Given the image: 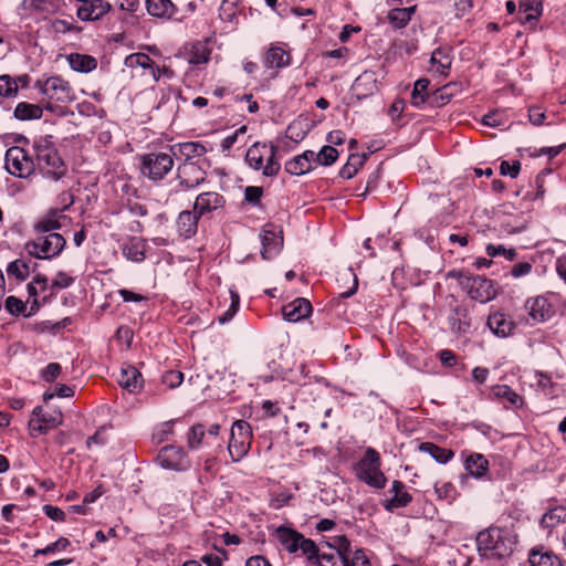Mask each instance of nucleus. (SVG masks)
<instances>
[{
  "label": "nucleus",
  "instance_id": "nucleus-1",
  "mask_svg": "<svg viewBox=\"0 0 566 566\" xmlns=\"http://www.w3.org/2000/svg\"><path fill=\"white\" fill-rule=\"evenodd\" d=\"M476 549L479 556L485 559L501 560L514 551V538L506 528L490 526L478 533Z\"/></svg>",
  "mask_w": 566,
  "mask_h": 566
},
{
  "label": "nucleus",
  "instance_id": "nucleus-2",
  "mask_svg": "<svg viewBox=\"0 0 566 566\" xmlns=\"http://www.w3.org/2000/svg\"><path fill=\"white\" fill-rule=\"evenodd\" d=\"M50 138L41 137L34 142L35 166L44 178L57 181L65 176L66 165Z\"/></svg>",
  "mask_w": 566,
  "mask_h": 566
},
{
  "label": "nucleus",
  "instance_id": "nucleus-3",
  "mask_svg": "<svg viewBox=\"0 0 566 566\" xmlns=\"http://www.w3.org/2000/svg\"><path fill=\"white\" fill-rule=\"evenodd\" d=\"M277 148L273 144L255 142L245 153L244 160L249 168L261 171L264 177H275L281 170L276 158Z\"/></svg>",
  "mask_w": 566,
  "mask_h": 566
},
{
  "label": "nucleus",
  "instance_id": "nucleus-4",
  "mask_svg": "<svg viewBox=\"0 0 566 566\" xmlns=\"http://www.w3.org/2000/svg\"><path fill=\"white\" fill-rule=\"evenodd\" d=\"M379 453L371 447L365 450L364 457L355 465V474L358 480L374 489H384L387 479L381 471Z\"/></svg>",
  "mask_w": 566,
  "mask_h": 566
},
{
  "label": "nucleus",
  "instance_id": "nucleus-5",
  "mask_svg": "<svg viewBox=\"0 0 566 566\" xmlns=\"http://www.w3.org/2000/svg\"><path fill=\"white\" fill-rule=\"evenodd\" d=\"M449 276L455 277L462 290L474 301L488 303L496 296L492 280L479 275H469L462 271L450 272Z\"/></svg>",
  "mask_w": 566,
  "mask_h": 566
},
{
  "label": "nucleus",
  "instance_id": "nucleus-6",
  "mask_svg": "<svg viewBox=\"0 0 566 566\" xmlns=\"http://www.w3.org/2000/svg\"><path fill=\"white\" fill-rule=\"evenodd\" d=\"M172 154L149 153L140 158V174L154 181H161L174 168Z\"/></svg>",
  "mask_w": 566,
  "mask_h": 566
},
{
  "label": "nucleus",
  "instance_id": "nucleus-7",
  "mask_svg": "<svg viewBox=\"0 0 566 566\" xmlns=\"http://www.w3.org/2000/svg\"><path fill=\"white\" fill-rule=\"evenodd\" d=\"M66 244L65 239L59 233L39 234L38 238L28 242V252L36 259H52L57 256Z\"/></svg>",
  "mask_w": 566,
  "mask_h": 566
},
{
  "label": "nucleus",
  "instance_id": "nucleus-8",
  "mask_svg": "<svg viewBox=\"0 0 566 566\" xmlns=\"http://www.w3.org/2000/svg\"><path fill=\"white\" fill-rule=\"evenodd\" d=\"M252 440V429L245 420H237L231 428L228 451L232 461L238 462L244 458L250 448Z\"/></svg>",
  "mask_w": 566,
  "mask_h": 566
},
{
  "label": "nucleus",
  "instance_id": "nucleus-9",
  "mask_svg": "<svg viewBox=\"0 0 566 566\" xmlns=\"http://www.w3.org/2000/svg\"><path fill=\"white\" fill-rule=\"evenodd\" d=\"M7 171L18 178H28L34 171L35 163L22 147L13 146L6 151Z\"/></svg>",
  "mask_w": 566,
  "mask_h": 566
},
{
  "label": "nucleus",
  "instance_id": "nucleus-10",
  "mask_svg": "<svg viewBox=\"0 0 566 566\" xmlns=\"http://www.w3.org/2000/svg\"><path fill=\"white\" fill-rule=\"evenodd\" d=\"M62 422L63 415L60 410L44 411L41 406H38L33 409L32 418L29 420L30 433L32 437L44 434Z\"/></svg>",
  "mask_w": 566,
  "mask_h": 566
},
{
  "label": "nucleus",
  "instance_id": "nucleus-11",
  "mask_svg": "<svg viewBox=\"0 0 566 566\" xmlns=\"http://www.w3.org/2000/svg\"><path fill=\"white\" fill-rule=\"evenodd\" d=\"M36 86L51 101L71 103L75 99V94L70 83L60 76H52L44 82H38Z\"/></svg>",
  "mask_w": 566,
  "mask_h": 566
},
{
  "label": "nucleus",
  "instance_id": "nucleus-12",
  "mask_svg": "<svg viewBox=\"0 0 566 566\" xmlns=\"http://www.w3.org/2000/svg\"><path fill=\"white\" fill-rule=\"evenodd\" d=\"M177 179L181 190H192L206 181V171L196 163H184L177 167Z\"/></svg>",
  "mask_w": 566,
  "mask_h": 566
},
{
  "label": "nucleus",
  "instance_id": "nucleus-13",
  "mask_svg": "<svg viewBox=\"0 0 566 566\" xmlns=\"http://www.w3.org/2000/svg\"><path fill=\"white\" fill-rule=\"evenodd\" d=\"M158 464L168 470L181 471L189 467V461L180 447L166 446L157 455Z\"/></svg>",
  "mask_w": 566,
  "mask_h": 566
},
{
  "label": "nucleus",
  "instance_id": "nucleus-14",
  "mask_svg": "<svg viewBox=\"0 0 566 566\" xmlns=\"http://www.w3.org/2000/svg\"><path fill=\"white\" fill-rule=\"evenodd\" d=\"M525 310L532 319L536 323H543L548 321L554 310L547 298L544 296L531 297L525 302Z\"/></svg>",
  "mask_w": 566,
  "mask_h": 566
},
{
  "label": "nucleus",
  "instance_id": "nucleus-15",
  "mask_svg": "<svg viewBox=\"0 0 566 566\" xmlns=\"http://www.w3.org/2000/svg\"><path fill=\"white\" fill-rule=\"evenodd\" d=\"M312 310V304L308 300L297 297L282 307V315L285 321L297 323L308 317Z\"/></svg>",
  "mask_w": 566,
  "mask_h": 566
},
{
  "label": "nucleus",
  "instance_id": "nucleus-16",
  "mask_svg": "<svg viewBox=\"0 0 566 566\" xmlns=\"http://www.w3.org/2000/svg\"><path fill=\"white\" fill-rule=\"evenodd\" d=\"M388 492L392 493V496L382 501V506L388 512L406 507L412 501L411 494L407 492L401 481L395 480Z\"/></svg>",
  "mask_w": 566,
  "mask_h": 566
},
{
  "label": "nucleus",
  "instance_id": "nucleus-17",
  "mask_svg": "<svg viewBox=\"0 0 566 566\" xmlns=\"http://www.w3.org/2000/svg\"><path fill=\"white\" fill-rule=\"evenodd\" d=\"M109 10L111 4L104 0H86L80 4L76 14L83 21H96Z\"/></svg>",
  "mask_w": 566,
  "mask_h": 566
},
{
  "label": "nucleus",
  "instance_id": "nucleus-18",
  "mask_svg": "<svg viewBox=\"0 0 566 566\" xmlns=\"http://www.w3.org/2000/svg\"><path fill=\"white\" fill-rule=\"evenodd\" d=\"M224 203L223 197L216 191L200 193L193 203V210L198 216H203L221 208Z\"/></svg>",
  "mask_w": 566,
  "mask_h": 566
},
{
  "label": "nucleus",
  "instance_id": "nucleus-19",
  "mask_svg": "<svg viewBox=\"0 0 566 566\" xmlns=\"http://www.w3.org/2000/svg\"><path fill=\"white\" fill-rule=\"evenodd\" d=\"M315 163V153L313 150H305L303 154L293 157L285 163V170L290 175L301 176L310 172Z\"/></svg>",
  "mask_w": 566,
  "mask_h": 566
},
{
  "label": "nucleus",
  "instance_id": "nucleus-20",
  "mask_svg": "<svg viewBox=\"0 0 566 566\" xmlns=\"http://www.w3.org/2000/svg\"><path fill=\"white\" fill-rule=\"evenodd\" d=\"M174 157L185 158V163H193L192 159L207 154V147L199 142L178 143L170 147Z\"/></svg>",
  "mask_w": 566,
  "mask_h": 566
},
{
  "label": "nucleus",
  "instance_id": "nucleus-21",
  "mask_svg": "<svg viewBox=\"0 0 566 566\" xmlns=\"http://www.w3.org/2000/svg\"><path fill=\"white\" fill-rule=\"evenodd\" d=\"M67 220L61 211L52 210L34 224V230L38 234L53 233V230L61 229Z\"/></svg>",
  "mask_w": 566,
  "mask_h": 566
},
{
  "label": "nucleus",
  "instance_id": "nucleus-22",
  "mask_svg": "<svg viewBox=\"0 0 566 566\" xmlns=\"http://www.w3.org/2000/svg\"><path fill=\"white\" fill-rule=\"evenodd\" d=\"M274 536L279 544L289 553L298 551L302 534L290 526H279L274 530Z\"/></svg>",
  "mask_w": 566,
  "mask_h": 566
},
{
  "label": "nucleus",
  "instance_id": "nucleus-23",
  "mask_svg": "<svg viewBox=\"0 0 566 566\" xmlns=\"http://www.w3.org/2000/svg\"><path fill=\"white\" fill-rule=\"evenodd\" d=\"M528 566H563L558 555L544 546L533 547L528 552Z\"/></svg>",
  "mask_w": 566,
  "mask_h": 566
},
{
  "label": "nucleus",
  "instance_id": "nucleus-24",
  "mask_svg": "<svg viewBox=\"0 0 566 566\" xmlns=\"http://www.w3.org/2000/svg\"><path fill=\"white\" fill-rule=\"evenodd\" d=\"M488 326L493 334L501 337L511 335L515 328L514 322L502 312H495L489 315Z\"/></svg>",
  "mask_w": 566,
  "mask_h": 566
},
{
  "label": "nucleus",
  "instance_id": "nucleus-25",
  "mask_svg": "<svg viewBox=\"0 0 566 566\" xmlns=\"http://www.w3.org/2000/svg\"><path fill=\"white\" fill-rule=\"evenodd\" d=\"M118 384L129 392H136L142 389L144 379L138 369L134 366L123 367L118 377Z\"/></svg>",
  "mask_w": 566,
  "mask_h": 566
},
{
  "label": "nucleus",
  "instance_id": "nucleus-26",
  "mask_svg": "<svg viewBox=\"0 0 566 566\" xmlns=\"http://www.w3.org/2000/svg\"><path fill=\"white\" fill-rule=\"evenodd\" d=\"M450 328L457 334H467L471 327V317L464 306H455L449 316Z\"/></svg>",
  "mask_w": 566,
  "mask_h": 566
},
{
  "label": "nucleus",
  "instance_id": "nucleus-27",
  "mask_svg": "<svg viewBox=\"0 0 566 566\" xmlns=\"http://www.w3.org/2000/svg\"><path fill=\"white\" fill-rule=\"evenodd\" d=\"M262 250L261 255L264 260H270L276 255L282 245V238L274 231L264 229L260 234Z\"/></svg>",
  "mask_w": 566,
  "mask_h": 566
},
{
  "label": "nucleus",
  "instance_id": "nucleus-28",
  "mask_svg": "<svg viewBox=\"0 0 566 566\" xmlns=\"http://www.w3.org/2000/svg\"><path fill=\"white\" fill-rule=\"evenodd\" d=\"M198 213L195 211H181L177 219V230L180 235L190 238L196 234L198 228Z\"/></svg>",
  "mask_w": 566,
  "mask_h": 566
},
{
  "label": "nucleus",
  "instance_id": "nucleus-29",
  "mask_svg": "<svg viewBox=\"0 0 566 566\" xmlns=\"http://www.w3.org/2000/svg\"><path fill=\"white\" fill-rule=\"evenodd\" d=\"M146 9L151 17L159 19H170L177 12L171 0H146Z\"/></svg>",
  "mask_w": 566,
  "mask_h": 566
},
{
  "label": "nucleus",
  "instance_id": "nucleus-30",
  "mask_svg": "<svg viewBox=\"0 0 566 566\" xmlns=\"http://www.w3.org/2000/svg\"><path fill=\"white\" fill-rule=\"evenodd\" d=\"M263 63L269 69H282L290 65L291 56L283 48L273 45L268 50Z\"/></svg>",
  "mask_w": 566,
  "mask_h": 566
},
{
  "label": "nucleus",
  "instance_id": "nucleus-31",
  "mask_svg": "<svg viewBox=\"0 0 566 566\" xmlns=\"http://www.w3.org/2000/svg\"><path fill=\"white\" fill-rule=\"evenodd\" d=\"M358 96H368L377 91L376 74L371 71H365L354 82L353 85Z\"/></svg>",
  "mask_w": 566,
  "mask_h": 566
},
{
  "label": "nucleus",
  "instance_id": "nucleus-32",
  "mask_svg": "<svg viewBox=\"0 0 566 566\" xmlns=\"http://www.w3.org/2000/svg\"><path fill=\"white\" fill-rule=\"evenodd\" d=\"M70 67L75 72L88 73L96 69L97 61L88 54L71 53L66 56Z\"/></svg>",
  "mask_w": 566,
  "mask_h": 566
},
{
  "label": "nucleus",
  "instance_id": "nucleus-33",
  "mask_svg": "<svg viewBox=\"0 0 566 566\" xmlns=\"http://www.w3.org/2000/svg\"><path fill=\"white\" fill-rule=\"evenodd\" d=\"M542 12V3L539 0H521L520 2V21L523 24H533Z\"/></svg>",
  "mask_w": 566,
  "mask_h": 566
},
{
  "label": "nucleus",
  "instance_id": "nucleus-34",
  "mask_svg": "<svg viewBox=\"0 0 566 566\" xmlns=\"http://www.w3.org/2000/svg\"><path fill=\"white\" fill-rule=\"evenodd\" d=\"M465 470L474 478H482L489 470V461L480 453H472L464 461Z\"/></svg>",
  "mask_w": 566,
  "mask_h": 566
},
{
  "label": "nucleus",
  "instance_id": "nucleus-35",
  "mask_svg": "<svg viewBox=\"0 0 566 566\" xmlns=\"http://www.w3.org/2000/svg\"><path fill=\"white\" fill-rule=\"evenodd\" d=\"M566 522V506L559 505L548 510L541 518V526L552 531L559 524Z\"/></svg>",
  "mask_w": 566,
  "mask_h": 566
},
{
  "label": "nucleus",
  "instance_id": "nucleus-36",
  "mask_svg": "<svg viewBox=\"0 0 566 566\" xmlns=\"http://www.w3.org/2000/svg\"><path fill=\"white\" fill-rule=\"evenodd\" d=\"M211 49L208 42H196L188 51V62L193 65L207 64L210 60Z\"/></svg>",
  "mask_w": 566,
  "mask_h": 566
},
{
  "label": "nucleus",
  "instance_id": "nucleus-37",
  "mask_svg": "<svg viewBox=\"0 0 566 566\" xmlns=\"http://www.w3.org/2000/svg\"><path fill=\"white\" fill-rule=\"evenodd\" d=\"M13 115L19 120L40 119L43 115V111L41 106L36 104L20 102L17 104Z\"/></svg>",
  "mask_w": 566,
  "mask_h": 566
},
{
  "label": "nucleus",
  "instance_id": "nucleus-38",
  "mask_svg": "<svg viewBox=\"0 0 566 566\" xmlns=\"http://www.w3.org/2000/svg\"><path fill=\"white\" fill-rule=\"evenodd\" d=\"M419 450L430 454L438 463L444 464L454 455L450 449L441 448L432 442H422Z\"/></svg>",
  "mask_w": 566,
  "mask_h": 566
},
{
  "label": "nucleus",
  "instance_id": "nucleus-39",
  "mask_svg": "<svg viewBox=\"0 0 566 566\" xmlns=\"http://www.w3.org/2000/svg\"><path fill=\"white\" fill-rule=\"evenodd\" d=\"M455 84H447L428 96V103L432 107H442L448 104L454 95Z\"/></svg>",
  "mask_w": 566,
  "mask_h": 566
},
{
  "label": "nucleus",
  "instance_id": "nucleus-40",
  "mask_svg": "<svg viewBox=\"0 0 566 566\" xmlns=\"http://www.w3.org/2000/svg\"><path fill=\"white\" fill-rule=\"evenodd\" d=\"M366 158L365 154H350L347 163L339 170V176L344 179L353 178L358 172L359 168L363 167Z\"/></svg>",
  "mask_w": 566,
  "mask_h": 566
},
{
  "label": "nucleus",
  "instance_id": "nucleus-41",
  "mask_svg": "<svg viewBox=\"0 0 566 566\" xmlns=\"http://www.w3.org/2000/svg\"><path fill=\"white\" fill-rule=\"evenodd\" d=\"M318 566H348V557L340 551L323 552L317 557Z\"/></svg>",
  "mask_w": 566,
  "mask_h": 566
},
{
  "label": "nucleus",
  "instance_id": "nucleus-42",
  "mask_svg": "<svg viewBox=\"0 0 566 566\" xmlns=\"http://www.w3.org/2000/svg\"><path fill=\"white\" fill-rule=\"evenodd\" d=\"M415 12V7L396 8L389 11L388 20L397 29H401L408 24Z\"/></svg>",
  "mask_w": 566,
  "mask_h": 566
},
{
  "label": "nucleus",
  "instance_id": "nucleus-43",
  "mask_svg": "<svg viewBox=\"0 0 566 566\" xmlns=\"http://www.w3.org/2000/svg\"><path fill=\"white\" fill-rule=\"evenodd\" d=\"M429 80L419 78L415 82L413 90L411 92V104L415 107H421L426 102L428 103V86Z\"/></svg>",
  "mask_w": 566,
  "mask_h": 566
},
{
  "label": "nucleus",
  "instance_id": "nucleus-44",
  "mask_svg": "<svg viewBox=\"0 0 566 566\" xmlns=\"http://www.w3.org/2000/svg\"><path fill=\"white\" fill-rule=\"evenodd\" d=\"M122 250L124 256L133 262H142L145 259V244L140 240L129 241Z\"/></svg>",
  "mask_w": 566,
  "mask_h": 566
},
{
  "label": "nucleus",
  "instance_id": "nucleus-45",
  "mask_svg": "<svg viewBox=\"0 0 566 566\" xmlns=\"http://www.w3.org/2000/svg\"><path fill=\"white\" fill-rule=\"evenodd\" d=\"M434 72L444 74L451 66V57L449 53L442 49H437L432 52L430 59Z\"/></svg>",
  "mask_w": 566,
  "mask_h": 566
},
{
  "label": "nucleus",
  "instance_id": "nucleus-46",
  "mask_svg": "<svg viewBox=\"0 0 566 566\" xmlns=\"http://www.w3.org/2000/svg\"><path fill=\"white\" fill-rule=\"evenodd\" d=\"M8 276H13L19 281H24L30 275V265L22 259L10 262L7 266Z\"/></svg>",
  "mask_w": 566,
  "mask_h": 566
},
{
  "label": "nucleus",
  "instance_id": "nucleus-47",
  "mask_svg": "<svg viewBox=\"0 0 566 566\" xmlns=\"http://www.w3.org/2000/svg\"><path fill=\"white\" fill-rule=\"evenodd\" d=\"M492 390L495 397L506 399L511 406L518 407L522 405L521 396L506 385L495 386Z\"/></svg>",
  "mask_w": 566,
  "mask_h": 566
},
{
  "label": "nucleus",
  "instance_id": "nucleus-48",
  "mask_svg": "<svg viewBox=\"0 0 566 566\" xmlns=\"http://www.w3.org/2000/svg\"><path fill=\"white\" fill-rule=\"evenodd\" d=\"M154 61L145 53H133L125 59L127 67H142L144 70L153 69Z\"/></svg>",
  "mask_w": 566,
  "mask_h": 566
},
{
  "label": "nucleus",
  "instance_id": "nucleus-49",
  "mask_svg": "<svg viewBox=\"0 0 566 566\" xmlns=\"http://www.w3.org/2000/svg\"><path fill=\"white\" fill-rule=\"evenodd\" d=\"M337 157L338 151L333 146H324L317 154L315 153V163L329 166L336 161Z\"/></svg>",
  "mask_w": 566,
  "mask_h": 566
},
{
  "label": "nucleus",
  "instance_id": "nucleus-50",
  "mask_svg": "<svg viewBox=\"0 0 566 566\" xmlns=\"http://www.w3.org/2000/svg\"><path fill=\"white\" fill-rule=\"evenodd\" d=\"M486 253L491 258L502 255L506 260H510V261H513L516 258V255H517L515 249H513V248L507 249L503 244H499V245L488 244L486 245Z\"/></svg>",
  "mask_w": 566,
  "mask_h": 566
},
{
  "label": "nucleus",
  "instance_id": "nucleus-51",
  "mask_svg": "<svg viewBox=\"0 0 566 566\" xmlns=\"http://www.w3.org/2000/svg\"><path fill=\"white\" fill-rule=\"evenodd\" d=\"M434 492L441 500L452 501L457 491L452 483L439 481L434 484Z\"/></svg>",
  "mask_w": 566,
  "mask_h": 566
},
{
  "label": "nucleus",
  "instance_id": "nucleus-52",
  "mask_svg": "<svg viewBox=\"0 0 566 566\" xmlns=\"http://www.w3.org/2000/svg\"><path fill=\"white\" fill-rule=\"evenodd\" d=\"M70 546V541L66 537H60L55 542L46 545L44 548L35 549L34 556L50 555L57 551H65Z\"/></svg>",
  "mask_w": 566,
  "mask_h": 566
},
{
  "label": "nucleus",
  "instance_id": "nucleus-53",
  "mask_svg": "<svg viewBox=\"0 0 566 566\" xmlns=\"http://www.w3.org/2000/svg\"><path fill=\"white\" fill-rule=\"evenodd\" d=\"M298 549L302 552L304 556H306L310 560L316 559L319 556L318 548L314 541L310 538H305L302 536L300 541Z\"/></svg>",
  "mask_w": 566,
  "mask_h": 566
},
{
  "label": "nucleus",
  "instance_id": "nucleus-54",
  "mask_svg": "<svg viewBox=\"0 0 566 566\" xmlns=\"http://www.w3.org/2000/svg\"><path fill=\"white\" fill-rule=\"evenodd\" d=\"M18 92L17 82L9 75L0 76V96L10 97Z\"/></svg>",
  "mask_w": 566,
  "mask_h": 566
},
{
  "label": "nucleus",
  "instance_id": "nucleus-55",
  "mask_svg": "<svg viewBox=\"0 0 566 566\" xmlns=\"http://www.w3.org/2000/svg\"><path fill=\"white\" fill-rule=\"evenodd\" d=\"M205 437V428L202 424H196L191 427L188 432V446L190 449H197L201 446Z\"/></svg>",
  "mask_w": 566,
  "mask_h": 566
},
{
  "label": "nucleus",
  "instance_id": "nucleus-56",
  "mask_svg": "<svg viewBox=\"0 0 566 566\" xmlns=\"http://www.w3.org/2000/svg\"><path fill=\"white\" fill-rule=\"evenodd\" d=\"M161 381L164 385H166L170 389H175L179 387L184 381V374L178 370H168L166 371Z\"/></svg>",
  "mask_w": 566,
  "mask_h": 566
},
{
  "label": "nucleus",
  "instance_id": "nucleus-57",
  "mask_svg": "<svg viewBox=\"0 0 566 566\" xmlns=\"http://www.w3.org/2000/svg\"><path fill=\"white\" fill-rule=\"evenodd\" d=\"M170 434H172V423L164 422L155 430L153 439L157 443H161L166 441Z\"/></svg>",
  "mask_w": 566,
  "mask_h": 566
},
{
  "label": "nucleus",
  "instance_id": "nucleus-58",
  "mask_svg": "<svg viewBox=\"0 0 566 566\" xmlns=\"http://www.w3.org/2000/svg\"><path fill=\"white\" fill-rule=\"evenodd\" d=\"M482 123L490 127H499L505 124L504 114L495 111L483 116Z\"/></svg>",
  "mask_w": 566,
  "mask_h": 566
},
{
  "label": "nucleus",
  "instance_id": "nucleus-59",
  "mask_svg": "<svg viewBox=\"0 0 566 566\" xmlns=\"http://www.w3.org/2000/svg\"><path fill=\"white\" fill-rule=\"evenodd\" d=\"M247 126H241L240 128L235 129L232 134L228 135L223 138L221 143L222 151L228 153L231 147L237 143L240 135L245 134Z\"/></svg>",
  "mask_w": 566,
  "mask_h": 566
},
{
  "label": "nucleus",
  "instance_id": "nucleus-60",
  "mask_svg": "<svg viewBox=\"0 0 566 566\" xmlns=\"http://www.w3.org/2000/svg\"><path fill=\"white\" fill-rule=\"evenodd\" d=\"M4 306L12 315H19L25 310L24 303L15 296L7 297Z\"/></svg>",
  "mask_w": 566,
  "mask_h": 566
},
{
  "label": "nucleus",
  "instance_id": "nucleus-61",
  "mask_svg": "<svg viewBox=\"0 0 566 566\" xmlns=\"http://www.w3.org/2000/svg\"><path fill=\"white\" fill-rule=\"evenodd\" d=\"M75 279L66 272H57L55 279L52 281V287L67 289L74 283Z\"/></svg>",
  "mask_w": 566,
  "mask_h": 566
},
{
  "label": "nucleus",
  "instance_id": "nucleus-62",
  "mask_svg": "<svg viewBox=\"0 0 566 566\" xmlns=\"http://www.w3.org/2000/svg\"><path fill=\"white\" fill-rule=\"evenodd\" d=\"M533 265L530 262H520L512 266L510 274L514 279H521L532 272Z\"/></svg>",
  "mask_w": 566,
  "mask_h": 566
},
{
  "label": "nucleus",
  "instance_id": "nucleus-63",
  "mask_svg": "<svg viewBox=\"0 0 566 566\" xmlns=\"http://www.w3.org/2000/svg\"><path fill=\"white\" fill-rule=\"evenodd\" d=\"M348 566H370V560L366 552L359 548L353 553L352 559L348 562Z\"/></svg>",
  "mask_w": 566,
  "mask_h": 566
},
{
  "label": "nucleus",
  "instance_id": "nucleus-64",
  "mask_svg": "<svg viewBox=\"0 0 566 566\" xmlns=\"http://www.w3.org/2000/svg\"><path fill=\"white\" fill-rule=\"evenodd\" d=\"M60 374L61 366L57 363H51L42 370V378L45 381H53Z\"/></svg>",
  "mask_w": 566,
  "mask_h": 566
}]
</instances>
